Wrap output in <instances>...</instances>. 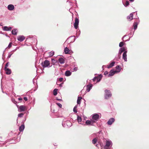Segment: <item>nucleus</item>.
Returning <instances> with one entry per match:
<instances>
[{
    "label": "nucleus",
    "mask_w": 149,
    "mask_h": 149,
    "mask_svg": "<svg viewBox=\"0 0 149 149\" xmlns=\"http://www.w3.org/2000/svg\"><path fill=\"white\" fill-rule=\"evenodd\" d=\"M126 36V35H125V36H124L123 37V38H122V40H123V38L124 37H125V36Z\"/></svg>",
    "instance_id": "052dcab7"
},
{
    "label": "nucleus",
    "mask_w": 149,
    "mask_h": 149,
    "mask_svg": "<svg viewBox=\"0 0 149 149\" xmlns=\"http://www.w3.org/2000/svg\"><path fill=\"white\" fill-rule=\"evenodd\" d=\"M63 78H62V77H61V78H60L59 79V81H60V82H61L63 81Z\"/></svg>",
    "instance_id": "79ce46f5"
},
{
    "label": "nucleus",
    "mask_w": 149,
    "mask_h": 149,
    "mask_svg": "<svg viewBox=\"0 0 149 149\" xmlns=\"http://www.w3.org/2000/svg\"><path fill=\"white\" fill-rule=\"evenodd\" d=\"M13 53H12L11 52H10V53H9L8 55V58H9L12 55V54H13Z\"/></svg>",
    "instance_id": "e433bc0d"
},
{
    "label": "nucleus",
    "mask_w": 149,
    "mask_h": 149,
    "mask_svg": "<svg viewBox=\"0 0 149 149\" xmlns=\"http://www.w3.org/2000/svg\"><path fill=\"white\" fill-rule=\"evenodd\" d=\"M12 28L11 27H8L7 26H5L3 27V30L5 31H9L11 30Z\"/></svg>",
    "instance_id": "6ab92c4d"
},
{
    "label": "nucleus",
    "mask_w": 149,
    "mask_h": 149,
    "mask_svg": "<svg viewBox=\"0 0 149 149\" xmlns=\"http://www.w3.org/2000/svg\"><path fill=\"white\" fill-rule=\"evenodd\" d=\"M118 56V57H119V58H120V56Z\"/></svg>",
    "instance_id": "69168bd1"
},
{
    "label": "nucleus",
    "mask_w": 149,
    "mask_h": 149,
    "mask_svg": "<svg viewBox=\"0 0 149 149\" xmlns=\"http://www.w3.org/2000/svg\"><path fill=\"white\" fill-rule=\"evenodd\" d=\"M116 69L117 70L116 71L117 73H118L120 72L121 69V68L120 67L119 65H117L116 66Z\"/></svg>",
    "instance_id": "b1692460"
},
{
    "label": "nucleus",
    "mask_w": 149,
    "mask_h": 149,
    "mask_svg": "<svg viewBox=\"0 0 149 149\" xmlns=\"http://www.w3.org/2000/svg\"><path fill=\"white\" fill-rule=\"evenodd\" d=\"M123 4L125 7H127L129 5V3L128 1H126L125 4H124L123 3Z\"/></svg>",
    "instance_id": "2f4dec72"
},
{
    "label": "nucleus",
    "mask_w": 149,
    "mask_h": 149,
    "mask_svg": "<svg viewBox=\"0 0 149 149\" xmlns=\"http://www.w3.org/2000/svg\"><path fill=\"white\" fill-rule=\"evenodd\" d=\"M94 120H87L86 122V125H93V124L94 123Z\"/></svg>",
    "instance_id": "0eeeda50"
},
{
    "label": "nucleus",
    "mask_w": 149,
    "mask_h": 149,
    "mask_svg": "<svg viewBox=\"0 0 149 149\" xmlns=\"http://www.w3.org/2000/svg\"><path fill=\"white\" fill-rule=\"evenodd\" d=\"M99 115L97 113H94L92 115V120H94V123L99 119Z\"/></svg>",
    "instance_id": "39448f33"
},
{
    "label": "nucleus",
    "mask_w": 149,
    "mask_h": 149,
    "mask_svg": "<svg viewBox=\"0 0 149 149\" xmlns=\"http://www.w3.org/2000/svg\"><path fill=\"white\" fill-rule=\"evenodd\" d=\"M25 128V126L24 123L22 124L19 127V130L20 132H22L23 131Z\"/></svg>",
    "instance_id": "dca6fc26"
},
{
    "label": "nucleus",
    "mask_w": 149,
    "mask_h": 149,
    "mask_svg": "<svg viewBox=\"0 0 149 149\" xmlns=\"http://www.w3.org/2000/svg\"><path fill=\"white\" fill-rule=\"evenodd\" d=\"M59 86L61 87H62V84H60Z\"/></svg>",
    "instance_id": "4d7b16f0"
},
{
    "label": "nucleus",
    "mask_w": 149,
    "mask_h": 149,
    "mask_svg": "<svg viewBox=\"0 0 149 149\" xmlns=\"http://www.w3.org/2000/svg\"><path fill=\"white\" fill-rule=\"evenodd\" d=\"M79 22V19L77 17H76L75 19L74 23V27L76 29H77L78 27Z\"/></svg>",
    "instance_id": "423d86ee"
},
{
    "label": "nucleus",
    "mask_w": 149,
    "mask_h": 149,
    "mask_svg": "<svg viewBox=\"0 0 149 149\" xmlns=\"http://www.w3.org/2000/svg\"><path fill=\"white\" fill-rule=\"evenodd\" d=\"M102 76L101 74H99L97 78V82H99L101 79Z\"/></svg>",
    "instance_id": "4be33fe9"
},
{
    "label": "nucleus",
    "mask_w": 149,
    "mask_h": 149,
    "mask_svg": "<svg viewBox=\"0 0 149 149\" xmlns=\"http://www.w3.org/2000/svg\"><path fill=\"white\" fill-rule=\"evenodd\" d=\"M54 54V52L52 51L49 53V55L50 56H52Z\"/></svg>",
    "instance_id": "473e14b6"
},
{
    "label": "nucleus",
    "mask_w": 149,
    "mask_h": 149,
    "mask_svg": "<svg viewBox=\"0 0 149 149\" xmlns=\"http://www.w3.org/2000/svg\"><path fill=\"white\" fill-rule=\"evenodd\" d=\"M9 63L8 62L6 64V65H5V67L4 68H7V67L9 65Z\"/></svg>",
    "instance_id": "58836bf2"
},
{
    "label": "nucleus",
    "mask_w": 149,
    "mask_h": 149,
    "mask_svg": "<svg viewBox=\"0 0 149 149\" xmlns=\"http://www.w3.org/2000/svg\"><path fill=\"white\" fill-rule=\"evenodd\" d=\"M26 118H25V120H26Z\"/></svg>",
    "instance_id": "774afa93"
},
{
    "label": "nucleus",
    "mask_w": 149,
    "mask_h": 149,
    "mask_svg": "<svg viewBox=\"0 0 149 149\" xmlns=\"http://www.w3.org/2000/svg\"><path fill=\"white\" fill-rule=\"evenodd\" d=\"M72 73L69 70H67L65 73V75L66 76H69L71 75Z\"/></svg>",
    "instance_id": "5701e85b"
},
{
    "label": "nucleus",
    "mask_w": 149,
    "mask_h": 149,
    "mask_svg": "<svg viewBox=\"0 0 149 149\" xmlns=\"http://www.w3.org/2000/svg\"><path fill=\"white\" fill-rule=\"evenodd\" d=\"M115 120L114 118H110L108 120L107 122V124L108 125H111L115 121Z\"/></svg>",
    "instance_id": "1a4fd4ad"
},
{
    "label": "nucleus",
    "mask_w": 149,
    "mask_h": 149,
    "mask_svg": "<svg viewBox=\"0 0 149 149\" xmlns=\"http://www.w3.org/2000/svg\"><path fill=\"white\" fill-rule=\"evenodd\" d=\"M77 120L78 122V123L79 124H81V123H80L81 121V116H77ZM82 125H83V124H81Z\"/></svg>",
    "instance_id": "bb28decb"
},
{
    "label": "nucleus",
    "mask_w": 149,
    "mask_h": 149,
    "mask_svg": "<svg viewBox=\"0 0 149 149\" xmlns=\"http://www.w3.org/2000/svg\"><path fill=\"white\" fill-rule=\"evenodd\" d=\"M134 0H129L130 2H133Z\"/></svg>",
    "instance_id": "bf43d9fd"
},
{
    "label": "nucleus",
    "mask_w": 149,
    "mask_h": 149,
    "mask_svg": "<svg viewBox=\"0 0 149 149\" xmlns=\"http://www.w3.org/2000/svg\"><path fill=\"white\" fill-rule=\"evenodd\" d=\"M41 65L44 68L46 67L49 68L51 66L50 65V62L47 60H45L43 62H42L41 63Z\"/></svg>",
    "instance_id": "7ed1b4c3"
},
{
    "label": "nucleus",
    "mask_w": 149,
    "mask_h": 149,
    "mask_svg": "<svg viewBox=\"0 0 149 149\" xmlns=\"http://www.w3.org/2000/svg\"><path fill=\"white\" fill-rule=\"evenodd\" d=\"M17 30L16 29H14L12 31V34L14 35H16L17 34Z\"/></svg>",
    "instance_id": "a878e982"
},
{
    "label": "nucleus",
    "mask_w": 149,
    "mask_h": 149,
    "mask_svg": "<svg viewBox=\"0 0 149 149\" xmlns=\"http://www.w3.org/2000/svg\"><path fill=\"white\" fill-rule=\"evenodd\" d=\"M125 51H127V49L125 47H123L120 48L119 49L118 54H121V53L123 52H125Z\"/></svg>",
    "instance_id": "9d476101"
},
{
    "label": "nucleus",
    "mask_w": 149,
    "mask_h": 149,
    "mask_svg": "<svg viewBox=\"0 0 149 149\" xmlns=\"http://www.w3.org/2000/svg\"><path fill=\"white\" fill-rule=\"evenodd\" d=\"M18 47H17L16 49L13 50L12 52H15L16 50H17V49H18Z\"/></svg>",
    "instance_id": "a18cd8bd"
},
{
    "label": "nucleus",
    "mask_w": 149,
    "mask_h": 149,
    "mask_svg": "<svg viewBox=\"0 0 149 149\" xmlns=\"http://www.w3.org/2000/svg\"><path fill=\"white\" fill-rule=\"evenodd\" d=\"M18 100L19 101H22V99L21 97H19L18 98Z\"/></svg>",
    "instance_id": "603ef678"
},
{
    "label": "nucleus",
    "mask_w": 149,
    "mask_h": 149,
    "mask_svg": "<svg viewBox=\"0 0 149 149\" xmlns=\"http://www.w3.org/2000/svg\"><path fill=\"white\" fill-rule=\"evenodd\" d=\"M11 44H12V42H10L9 43V44L8 46V47L9 48H10L11 47V46H12Z\"/></svg>",
    "instance_id": "a19ab883"
},
{
    "label": "nucleus",
    "mask_w": 149,
    "mask_h": 149,
    "mask_svg": "<svg viewBox=\"0 0 149 149\" xmlns=\"http://www.w3.org/2000/svg\"><path fill=\"white\" fill-rule=\"evenodd\" d=\"M112 145V143L111 140H106V144L104 146V149H110Z\"/></svg>",
    "instance_id": "f03ea898"
},
{
    "label": "nucleus",
    "mask_w": 149,
    "mask_h": 149,
    "mask_svg": "<svg viewBox=\"0 0 149 149\" xmlns=\"http://www.w3.org/2000/svg\"><path fill=\"white\" fill-rule=\"evenodd\" d=\"M133 13H131L130 14V15L127 17V19L131 21L133 19Z\"/></svg>",
    "instance_id": "393cba45"
},
{
    "label": "nucleus",
    "mask_w": 149,
    "mask_h": 149,
    "mask_svg": "<svg viewBox=\"0 0 149 149\" xmlns=\"http://www.w3.org/2000/svg\"><path fill=\"white\" fill-rule=\"evenodd\" d=\"M104 67H106V65H103L102 66V68L103 69V70L104 69Z\"/></svg>",
    "instance_id": "6e6d98bb"
},
{
    "label": "nucleus",
    "mask_w": 149,
    "mask_h": 149,
    "mask_svg": "<svg viewBox=\"0 0 149 149\" xmlns=\"http://www.w3.org/2000/svg\"><path fill=\"white\" fill-rule=\"evenodd\" d=\"M115 62L114 61H112L109 65L107 66V68L108 69H109L112 67L115 64Z\"/></svg>",
    "instance_id": "aec40b11"
},
{
    "label": "nucleus",
    "mask_w": 149,
    "mask_h": 149,
    "mask_svg": "<svg viewBox=\"0 0 149 149\" xmlns=\"http://www.w3.org/2000/svg\"><path fill=\"white\" fill-rule=\"evenodd\" d=\"M12 102L14 103H15V102H16L15 101V100L14 99H12Z\"/></svg>",
    "instance_id": "864d4df0"
},
{
    "label": "nucleus",
    "mask_w": 149,
    "mask_h": 149,
    "mask_svg": "<svg viewBox=\"0 0 149 149\" xmlns=\"http://www.w3.org/2000/svg\"><path fill=\"white\" fill-rule=\"evenodd\" d=\"M82 99V97H78L77 100V103L78 104H80L81 103V100Z\"/></svg>",
    "instance_id": "cd10ccee"
},
{
    "label": "nucleus",
    "mask_w": 149,
    "mask_h": 149,
    "mask_svg": "<svg viewBox=\"0 0 149 149\" xmlns=\"http://www.w3.org/2000/svg\"><path fill=\"white\" fill-rule=\"evenodd\" d=\"M124 45L123 42H120L119 44V46L120 47H122Z\"/></svg>",
    "instance_id": "c9c22d12"
},
{
    "label": "nucleus",
    "mask_w": 149,
    "mask_h": 149,
    "mask_svg": "<svg viewBox=\"0 0 149 149\" xmlns=\"http://www.w3.org/2000/svg\"><path fill=\"white\" fill-rule=\"evenodd\" d=\"M130 38H129L128 39V40H126L125 41H129L130 40Z\"/></svg>",
    "instance_id": "13d9d810"
},
{
    "label": "nucleus",
    "mask_w": 149,
    "mask_h": 149,
    "mask_svg": "<svg viewBox=\"0 0 149 149\" xmlns=\"http://www.w3.org/2000/svg\"><path fill=\"white\" fill-rule=\"evenodd\" d=\"M54 146H56L57 145L56 143H55V144H54Z\"/></svg>",
    "instance_id": "e2e57ef3"
},
{
    "label": "nucleus",
    "mask_w": 149,
    "mask_h": 149,
    "mask_svg": "<svg viewBox=\"0 0 149 149\" xmlns=\"http://www.w3.org/2000/svg\"><path fill=\"white\" fill-rule=\"evenodd\" d=\"M78 36H76V37H77V38H78Z\"/></svg>",
    "instance_id": "338daca9"
},
{
    "label": "nucleus",
    "mask_w": 149,
    "mask_h": 149,
    "mask_svg": "<svg viewBox=\"0 0 149 149\" xmlns=\"http://www.w3.org/2000/svg\"><path fill=\"white\" fill-rule=\"evenodd\" d=\"M97 138H95L92 140V143L94 144H95L97 142Z\"/></svg>",
    "instance_id": "7c9ffc66"
},
{
    "label": "nucleus",
    "mask_w": 149,
    "mask_h": 149,
    "mask_svg": "<svg viewBox=\"0 0 149 149\" xmlns=\"http://www.w3.org/2000/svg\"><path fill=\"white\" fill-rule=\"evenodd\" d=\"M24 99L25 101H27L28 100L27 98L26 97H24Z\"/></svg>",
    "instance_id": "c03bdc74"
},
{
    "label": "nucleus",
    "mask_w": 149,
    "mask_h": 149,
    "mask_svg": "<svg viewBox=\"0 0 149 149\" xmlns=\"http://www.w3.org/2000/svg\"><path fill=\"white\" fill-rule=\"evenodd\" d=\"M52 62H54V63H55L56 62H54L55 61V60L54 59H52Z\"/></svg>",
    "instance_id": "5fc2aeb1"
},
{
    "label": "nucleus",
    "mask_w": 149,
    "mask_h": 149,
    "mask_svg": "<svg viewBox=\"0 0 149 149\" xmlns=\"http://www.w3.org/2000/svg\"><path fill=\"white\" fill-rule=\"evenodd\" d=\"M74 70L75 71H77V68L76 67H75L74 68Z\"/></svg>",
    "instance_id": "3c124183"
},
{
    "label": "nucleus",
    "mask_w": 149,
    "mask_h": 149,
    "mask_svg": "<svg viewBox=\"0 0 149 149\" xmlns=\"http://www.w3.org/2000/svg\"><path fill=\"white\" fill-rule=\"evenodd\" d=\"M7 8L9 10L12 11L14 9L15 7L13 5L10 4L8 5Z\"/></svg>",
    "instance_id": "ddd939ff"
},
{
    "label": "nucleus",
    "mask_w": 149,
    "mask_h": 149,
    "mask_svg": "<svg viewBox=\"0 0 149 149\" xmlns=\"http://www.w3.org/2000/svg\"><path fill=\"white\" fill-rule=\"evenodd\" d=\"M77 105H76V106L74 107L73 108V111L74 113H77V110L76 109L77 108Z\"/></svg>",
    "instance_id": "f704fd0d"
},
{
    "label": "nucleus",
    "mask_w": 149,
    "mask_h": 149,
    "mask_svg": "<svg viewBox=\"0 0 149 149\" xmlns=\"http://www.w3.org/2000/svg\"><path fill=\"white\" fill-rule=\"evenodd\" d=\"M58 89L57 88H55L53 90V95L54 96L56 95L57 94V91Z\"/></svg>",
    "instance_id": "c756f323"
},
{
    "label": "nucleus",
    "mask_w": 149,
    "mask_h": 149,
    "mask_svg": "<svg viewBox=\"0 0 149 149\" xmlns=\"http://www.w3.org/2000/svg\"><path fill=\"white\" fill-rule=\"evenodd\" d=\"M64 52L65 54H70V50L67 47H66L64 49Z\"/></svg>",
    "instance_id": "412c9836"
},
{
    "label": "nucleus",
    "mask_w": 149,
    "mask_h": 149,
    "mask_svg": "<svg viewBox=\"0 0 149 149\" xmlns=\"http://www.w3.org/2000/svg\"><path fill=\"white\" fill-rule=\"evenodd\" d=\"M25 39V37L23 36H19L17 37V40L20 42L23 41Z\"/></svg>",
    "instance_id": "f8f14e48"
},
{
    "label": "nucleus",
    "mask_w": 149,
    "mask_h": 149,
    "mask_svg": "<svg viewBox=\"0 0 149 149\" xmlns=\"http://www.w3.org/2000/svg\"><path fill=\"white\" fill-rule=\"evenodd\" d=\"M74 0V1H75L76 3V4H77V1H76V0Z\"/></svg>",
    "instance_id": "0e129e2a"
},
{
    "label": "nucleus",
    "mask_w": 149,
    "mask_h": 149,
    "mask_svg": "<svg viewBox=\"0 0 149 149\" xmlns=\"http://www.w3.org/2000/svg\"><path fill=\"white\" fill-rule=\"evenodd\" d=\"M139 22V20L138 22H135L133 25V26L134 27V29L135 30H136L137 27L138 25Z\"/></svg>",
    "instance_id": "2eb2a0df"
},
{
    "label": "nucleus",
    "mask_w": 149,
    "mask_h": 149,
    "mask_svg": "<svg viewBox=\"0 0 149 149\" xmlns=\"http://www.w3.org/2000/svg\"><path fill=\"white\" fill-rule=\"evenodd\" d=\"M62 125L64 127H66L65 124V123H62Z\"/></svg>",
    "instance_id": "8fccbe9b"
},
{
    "label": "nucleus",
    "mask_w": 149,
    "mask_h": 149,
    "mask_svg": "<svg viewBox=\"0 0 149 149\" xmlns=\"http://www.w3.org/2000/svg\"><path fill=\"white\" fill-rule=\"evenodd\" d=\"M97 77H95L93 79H92V80L93 81H95V80L96 79H97Z\"/></svg>",
    "instance_id": "37998d69"
},
{
    "label": "nucleus",
    "mask_w": 149,
    "mask_h": 149,
    "mask_svg": "<svg viewBox=\"0 0 149 149\" xmlns=\"http://www.w3.org/2000/svg\"><path fill=\"white\" fill-rule=\"evenodd\" d=\"M75 37V36H70V37L69 38H68L67 39V40H68V39L69 38H70V37Z\"/></svg>",
    "instance_id": "680f3d73"
},
{
    "label": "nucleus",
    "mask_w": 149,
    "mask_h": 149,
    "mask_svg": "<svg viewBox=\"0 0 149 149\" xmlns=\"http://www.w3.org/2000/svg\"><path fill=\"white\" fill-rule=\"evenodd\" d=\"M58 62L61 64H63L65 62V60L63 58H60L58 59Z\"/></svg>",
    "instance_id": "a211bd4d"
},
{
    "label": "nucleus",
    "mask_w": 149,
    "mask_h": 149,
    "mask_svg": "<svg viewBox=\"0 0 149 149\" xmlns=\"http://www.w3.org/2000/svg\"><path fill=\"white\" fill-rule=\"evenodd\" d=\"M116 72V71H114L113 69L111 70L107 75L108 77H110L113 76L115 73H117Z\"/></svg>",
    "instance_id": "6e6552de"
},
{
    "label": "nucleus",
    "mask_w": 149,
    "mask_h": 149,
    "mask_svg": "<svg viewBox=\"0 0 149 149\" xmlns=\"http://www.w3.org/2000/svg\"><path fill=\"white\" fill-rule=\"evenodd\" d=\"M104 74L106 76H107V75L109 74L108 72L107 71H106L104 72Z\"/></svg>",
    "instance_id": "ea45409f"
},
{
    "label": "nucleus",
    "mask_w": 149,
    "mask_h": 149,
    "mask_svg": "<svg viewBox=\"0 0 149 149\" xmlns=\"http://www.w3.org/2000/svg\"><path fill=\"white\" fill-rule=\"evenodd\" d=\"M18 109V111L19 112H21L25 111L26 110V107L24 105H17Z\"/></svg>",
    "instance_id": "20e7f679"
},
{
    "label": "nucleus",
    "mask_w": 149,
    "mask_h": 149,
    "mask_svg": "<svg viewBox=\"0 0 149 149\" xmlns=\"http://www.w3.org/2000/svg\"><path fill=\"white\" fill-rule=\"evenodd\" d=\"M24 115V113H19L18 115V117L21 118Z\"/></svg>",
    "instance_id": "72a5a7b5"
},
{
    "label": "nucleus",
    "mask_w": 149,
    "mask_h": 149,
    "mask_svg": "<svg viewBox=\"0 0 149 149\" xmlns=\"http://www.w3.org/2000/svg\"><path fill=\"white\" fill-rule=\"evenodd\" d=\"M66 123L67 124H71V125H72V123H71L70 122H69V121H67L66 122Z\"/></svg>",
    "instance_id": "49530a36"
},
{
    "label": "nucleus",
    "mask_w": 149,
    "mask_h": 149,
    "mask_svg": "<svg viewBox=\"0 0 149 149\" xmlns=\"http://www.w3.org/2000/svg\"><path fill=\"white\" fill-rule=\"evenodd\" d=\"M134 31L133 33V34H132V33L131 32H130L129 34V35H132V37L134 34Z\"/></svg>",
    "instance_id": "de8ad7c7"
},
{
    "label": "nucleus",
    "mask_w": 149,
    "mask_h": 149,
    "mask_svg": "<svg viewBox=\"0 0 149 149\" xmlns=\"http://www.w3.org/2000/svg\"><path fill=\"white\" fill-rule=\"evenodd\" d=\"M93 87V85L91 84H90L89 85H87L86 91L87 92H89L91 89Z\"/></svg>",
    "instance_id": "4468645a"
},
{
    "label": "nucleus",
    "mask_w": 149,
    "mask_h": 149,
    "mask_svg": "<svg viewBox=\"0 0 149 149\" xmlns=\"http://www.w3.org/2000/svg\"><path fill=\"white\" fill-rule=\"evenodd\" d=\"M127 51H125L124 52L123 54V58L124 60L125 61H127Z\"/></svg>",
    "instance_id": "9b49d317"
},
{
    "label": "nucleus",
    "mask_w": 149,
    "mask_h": 149,
    "mask_svg": "<svg viewBox=\"0 0 149 149\" xmlns=\"http://www.w3.org/2000/svg\"><path fill=\"white\" fill-rule=\"evenodd\" d=\"M5 70L6 71V74H7L9 75L11 74V71L10 69L8 68H4Z\"/></svg>",
    "instance_id": "f3484780"
},
{
    "label": "nucleus",
    "mask_w": 149,
    "mask_h": 149,
    "mask_svg": "<svg viewBox=\"0 0 149 149\" xmlns=\"http://www.w3.org/2000/svg\"><path fill=\"white\" fill-rule=\"evenodd\" d=\"M31 40H33L34 41V42H37V40L36 37L35 36L34 37H29Z\"/></svg>",
    "instance_id": "c85d7f7f"
},
{
    "label": "nucleus",
    "mask_w": 149,
    "mask_h": 149,
    "mask_svg": "<svg viewBox=\"0 0 149 149\" xmlns=\"http://www.w3.org/2000/svg\"><path fill=\"white\" fill-rule=\"evenodd\" d=\"M104 98L106 99H108L112 96V94L110 90L107 89L105 90L104 91Z\"/></svg>",
    "instance_id": "f257e3e1"
},
{
    "label": "nucleus",
    "mask_w": 149,
    "mask_h": 149,
    "mask_svg": "<svg viewBox=\"0 0 149 149\" xmlns=\"http://www.w3.org/2000/svg\"><path fill=\"white\" fill-rule=\"evenodd\" d=\"M56 100L59 101H61L62 100V99H58L57 97L56 98Z\"/></svg>",
    "instance_id": "09e8293b"
},
{
    "label": "nucleus",
    "mask_w": 149,
    "mask_h": 149,
    "mask_svg": "<svg viewBox=\"0 0 149 149\" xmlns=\"http://www.w3.org/2000/svg\"><path fill=\"white\" fill-rule=\"evenodd\" d=\"M56 104L60 108H61L62 105L60 103H56Z\"/></svg>",
    "instance_id": "4c0bfd02"
}]
</instances>
